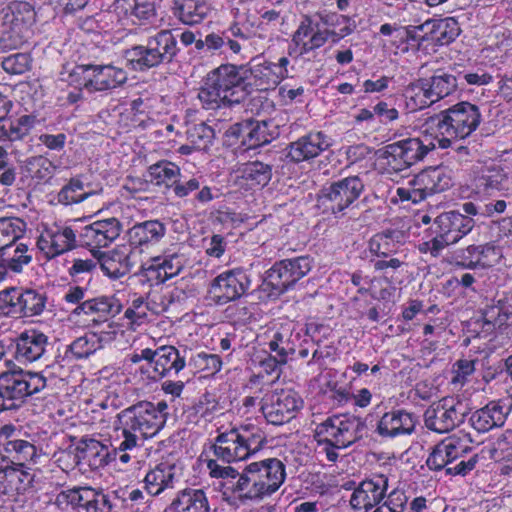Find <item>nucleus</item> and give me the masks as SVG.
<instances>
[{
	"mask_svg": "<svg viewBox=\"0 0 512 512\" xmlns=\"http://www.w3.org/2000/svg\"><path fill=\"white\" fill-rule=\"evenodd\" d=\"M248 431L239 432L233 427L226 432V491L244 500L263 499L271 496L286 479V467L277 458H268L245 464V460L257 450Z\"/></svg>",
	"mask_w": 512,
	"mask_h": 512,
	"instance_id": "obj_1",
	"label": "nucleus"
},
{
	"mask_svg": "<svg viewBox=\"0 0 512 512\" xmlns=\"http://www.w3.org/2000/svg\"><path fill=\"white\" fill-rule=\"evenodd\" d=\"M145 401L137 402L117 414L115 431L120 433L115 439L114 457L117 455L121 463L131 459L129 452L143 446L144 440L157 435L163 426Z\"/></svg>",
	"mask_w": 512,
	"mask_h": 512,
	"instance_id": "obj_2",
	"label": "nucleus"
},
{
	"mask_svg": "<svg viewBox=\"0 0 512 512\" xmlns=\"http://www.w3.org/2000/svg\"><path fill=\"white\" fill-rule=\"evenodd\" d=\"M481 123L479 108L469 102H460L431 117L425 131L435 137L438 148L446 149L453 141L471 135Z\"/></svg>",
	"mask_w": 512,
	"mask_h": 512,
	"instance_id": "obj_3",
	"label": "nucleus"
},
{
	"mask_svg": "<svg viewBox=\"0 0 512 512\" xmlns=\"http://www.w3.org/2000/svg\"><path fill=\"white\" fill-rule=\"evenodd\" d=\"M352 32L349 19L343 15L328 16L323 26L305 18L292 35L288 55L294 59L303 57L322 47L329 39L337 42Z\"/></svg>",
	"mask_w": 512,
	"mask_h": 512,
	"instance_id": "obj_4",
	"label": "nucleus"
},
{
	"mask_svg": "<svg viewBox=\"0 0 512 512\" xmlns=\"http://www.w3.org/2000/svg\"><path fill=\"white\" fill-rule=\"evenodd\" d=\"M361 422L356 417L335 415L318 424L314 431L317 451L329 462H336L339 452L346 449L360 437Z\"/></svg>",
	"mask_w": 512,
	"mask_h": 512,
	"instance_id": "obj_5",
	"label": "nucleus"
},
{
	"mask_svg": "<svg viewBox=\"0 0 512 512\" xmlns=\"http://www.w3.org/2000/svg\"><path fill=\"white\" fill-rule=\"evenodd\" d=\"M177 52L175 36L165 29L150 36L145 45H135L126 50L125 57L133 70L146 71L172 62Z\"/></svg>",
	"mask_w": 512,
	"mask_h": 512,
	"instance_id": "obj_6",
	"label": "nucleus"
},
{
	"mask_svg": "<svg viewBox=\"0 0 512 512\" xmlns=\"http://www.w3.org/2000/svg\"><path fill=\"white\" fill-rule=\"evenodd\" d=\"M425 133L422 139L406 138L384 147L379 160L387 173L408 169L423 160L429 151L438 147L435 137L426 131Z\"/></svg>",
	"mask_w": 512,
	"mask_h": 512,
	"instance_id": "obj_7",
	"label": "nucleus"
},
{
	"mask_svg": "<svg viewBox=\"0 0 512 512\" xmlns=\"http://www.w3.org/2000/svg\"><path fill=\"white\" fill-rule=\"evenodd\" d=\"M126 72L113 65H77L68 75V82L88 92H104L123 85Z\"/></svg>",
	"mask_w": 512,
	"mask_h": 512,
	"instance_id": "obj_8",
	"label": "nucleus"
},
{
	"mask_svg": "<svg viewBox=\"0 0 512 512\" xmlns=\"http://www.w3.org/2000/svg\"><path fill=\"white\" fill-rule=\"evenodd\" d=\"M451 184V177L445 167H430L409 180L406 186L398 187L396 195L402 202L418 203L428 196L447 190Z\"/></svg>",
	"mask_w": 512,
	"mask_h": 512,
	"instance_id": "obj_9",
	"label": "nucleus"
},
{
	"mask_svg": "<svg viewBox=\"0 0 512 512\" xmlns=\"http://www.w3.org/2000/svg\"><path fill=\"white\" fill-rule=\"evenodd\" d=\"M436 236L424 243L433 256L447 246L458 242L474 227V220L458 211L440 214L434 221Z\"/></svg>",
	"mask_w": 512,
	"mask_h": 512,
	"instance_id": "obj_10",
	"label": "nucleus"
},
{
	"mask_svg": "<svg viewBox=\"0 0 512 512\" xmlns=\"http://www.w3.org/2000/svg\"><path fill=\"white\" fill-rule=\"evenodd\" d=\"M54 504L60 510L71 507L73 512H112L113 509L109 495L102 489L90 486H75L61 490L55 496Z\"/></svg>",
	"mask_w": 512,
	"mask_h": 512,
	"instance_id": "obj_11",
	"label": "nucleus"
},
{
	"mask_svg": "<svg viewBox=\"0 0 512 512\" xmlns=\"http://www.w3.org/2000/svg\"><path fill=\"white\" fill-rule=\"evenodd\" d=\"M12 405L19 409L29 396L41 392L46 387V378L37 372L20 370L0 374V387Z\"/></svg>",
	"mask_w": 512,
	"mask_h": 512,
	"instance_id": "obj_12",
	"label": "nucleus"
},
{
	"mask_svg": "<svg viewBox=\"0 0 512 512\" xmlns=\"http://www.w3.org/2000/svg\"><path fill=\"white\" fill-rule=\"evenodd\" d=\"M468 413L467 404L459 399L444 398L427 408L425 426L437 433H446L464 422Z\"/></svg>",
	"mask_w": 512,
	"mask_h": 512,
	"instance_id": "obj_13",
	"label": "nucleus"
},
{
	"mask_svg": "<svg viewBox=\"0 0 512 512\" xmlns=\"http://www.w3.org/2000/svg\"><path fill=\"white\" fill-rule=\"evenodd\" d=\"M311 268L312 259L309 256L285 259L267 271L265 283L274 290V294H282L307 275Z\"/></svg>",
	"mask_w": 512,
	"mask_h": 512,
	"instance_id": "obj_14",
	"label": "nucleus"
},
{
	"mask_svg": "<svg viewBox=\"0 0 512 512\" xmlns=\"http://www.w3.org/2000/svg\"><path fill=\"white\" fill-rule=\"evenodd\" d=\"M301 397L292 389L275 390L264 396L262 412L268 423L283 425L293 419L302 407Z\"/></svg>",
	"mask_w": 512,
	"mask_h": 512,
	"instance_id": "obj_15",
	"label": "nucleus"
},
{
	"mask_svg": "<svg viewBox=\"0 0 512 512\" xmlns=\"http://www.w3.org/2000/svg\"><path fill=\"white\" fill-rule=\"evenodd\" d=\"M458 86L456 75L440 72L429 79H422L414 85L410 89V92L413 93L411 99L415 101L417 108L422 109L451 95Z\"/></svg>",
	"mask_w": 512,
	"mask_h": 512,
	"instance_id": "obj_16",
	"label": "nucleus"
},
{
	"mask_svg": "<svg viewBox=\"0 0 512 512\" xmlns=\"http://www.w3.org/2000/svg\"><path fill=\"white\" fill-rule=\"evenodd\" d=\"M364 184L358 176H350L333 182L322 190L321 200L333 214L342 213L361 195Z\"/></svg>",
	"mask_w": 512,
	"mask_h": 512,
	"instance_id": "obj_17",
	"label": "nucleus"
},
{
	"mask_svg": "<svg viewBox=\"0 0 512 512\" xmlns=\"http://www.w3.org/2000/svg\"><path fill=\"white\" fill-rule=\"evenodd\" d=\"M472 439L464 431L445 438L438 443L427 458L426 464L431 470H442L447 468L454 460L462 457L470 451Z\"/></svg>",
	"mask_w": 512,
	"mask_h": 512,
	"instance_id": "obj_18",
	"label": "nucleus"
},
{
	"mask_svg": "<svg viewBox=\"0 0 512 512\" xmlns=\"http://www.w3.org/2000/svg\"><path fill=\"white\" fill-rule=\"evenodd\" d=\"M387 489L388 477L383 474L364 479L352 492L350 506L355 512H368L385 499Z\"/></svg>",
	"mask_w": 512,
	"mask_h": 512,
	"instance_id": "obj_19",
	"label": "nucleus"
},
{
	"mask_svg": "<svg viewBox=\"0 0 512 512\" xmlns=\"http://www.w3.org/2000/svg\"><path fill=\"white\" fill-rule=\"evenodd\" d=\"M331 139L321 131H312L291 142L286 148V158L289 162L299 164L310 162L328 150Z\"/></svg>",
	"mask_w": 512,
	"mask_h": 512,
	"instance_id": "obj_20",
	"label": "nucleus"
},
{
	"mask_svg": "<svg viewBox=\"0 0 512 512\" xmlns=\"http://www.w3.org/2000/svg\"><path fill=\"white\" fill-rule=\"evenodd\" d=\"M270 177L271 169L268 165L258 161L244 163L231 172L228 182L234 189L229 193L263 187Z\"/></svg>",
	"mask_w": 512,
	"mask_h": 512,
	"instance_id": "obj_21",
	"label": "nucleus"
},
{
	"mask_svg": "<svg viewBox=\"0 0 512 512\" xmlns=\"http://www.w3.org/2000/svg\"><path fill=\"white\" fill-rule=\"evenodd\" d=\"M294 330V322L284 319L272 322L265 332L267 338L265 344L268 345L271 352L280 356L281 362H287L289 355L295 352Z\"/></svg>",
	"mask_w": 512,
	"mask_h": 512,
	"instance_id": "obj_22",
	"label": "nucleus"
},
{
	"mask_svg": "<svg viewBox=\"0 0 512 512\" xmlns=\"http://www.w3.org/2000/svg\"><path fill=\"white\" fill-rule=\"evenodd\" d=\"M37 247L47 259H52L76 247V234L67 226L45 229L38 237Z\"/></svg>",
	"mask_w": 512,
	"mask_h": 512,
	"instance_id": "obj_23",
	"label": "nucleus"
},
{
	"mask_svg": "<svg viewBox=\"0 0 512 512\" xmlns=\"http://www.w3.org/2000/svg\"><path fill=\"white\" fill-rule=\"evenodd\" d=\"M121 230L120 221L112 217L83 227L79 238L82 245L88 247H107L119 237Z\"/></svg>",
	"mask_w": 512,
	"mask_h": 512,
	"instance_id": "obj_24",
	"label": "nucleus"
},
{
	"mask_svg": "<svg viewBox=\"0 0 512 512\" xmlns=\"http://www.w3.org/2000/svg\"><path fill=\"white\" fill-rule=\"evenodd\" d=\"M474 187L479 195L494 196L508 191L510 178L508 168L491 163L483 166L474 179Z\"/></svg>",
	"mask_w": 512,
	"mask_h": 512,
	"instance_id": "obj_25",
	"label": "nucleus"
},
{
	"mask_svg": "<svg viewBox=\"0 0 512 512\" xmlns=\"http://www.w3.org/2000/svg\"><path fill=\"white\" fill-rule=\"evenodd\" d=\"M14 357L20 363L35 362L45 354L48 336L37 329H27L14 340Z\"/></svg>",
	"mask_w": 512,
	"mask_h": 512,
	"instance_id": "obj_26",
	"label": "nucleus"
},
{
	"mask_svg": "<svg viewBox=\"0 0 512 512\" xmlns=\"http://www.w3.org/2000/svg\"><path fill=\"white\" fill-rule=\"evenodd\" d=\"M512 410L510 400L491 401L483 408L475 411L470 417L472 427L478 432H488L504 425Z\"/></svg>",
	"mask_w": 512,
	"mask_h": 512,
	"instance_id": "obj_27",
	"label": "nucleus"
},
{
	"mask_svg": "<svg viewBox=\"0 0 512 512\" xmlns=\"http://www.w3.org/2000/svg\"><path fill=\"white\" fill-rule=\"evenodd\" d=\"M290 61L288 57H280L277 62L263 61L253 66L251 74L255 79V84L261 90H268L276 87L281 81L290 77V69L293 67L289 66Z\"/></svg>",
	"mask_w": 512,
	"mask_h": 512,
	"instance_id": "obj_28",
	"label": "nucleus"
},
{
	"mask_svg": "<svg viewBox=\"0 0 512 512\" xmlns=\"http://www.w3.org/2000/svg\"><path fill=\"white\" fill-rule=\"evenodd\" d=\"M226 137L241 138V144L246 149H254L269 143L273 135L268 131L265 121L247 120L242 123H236L226 132Z\"/></svg>",
	"mask_w": 512,
	"mask_h": 512,
	"instance_id": "obj_29",
	"label": "nucleus"
},
{
	"mask_svg": "<svg viewBox=\"0 0 512 512\" xmlns=\"http://www.w3.org/2000/svg\"><path fill=\"white\" fill-rule=\"evenodd\" d=\"M131 252L125 246L117 247L111 251L94 253L101 270L112 279H119L127 275L133 266Z\"/></svg>",
	"mask_w": 512,
	"mask_h": 512,
	"instance_id": "obj_30",
	"label": "nucleus"
},
{
	"mask_svg": "<svg viewBox=\"0 0 512 512\" xmlns=\"http://www.w3.org/2000/svg\"><path fill=\"white\" fill-rule=\"evenodd\" d=\"M415 417L405 410L386 412L378 421L376 432L386 438L409 435L415 429Z\"/></svg>",
	"mask_w": 512,
	"mask_h": 512,
	"instance_id": "obj_31",
	"label": "nucleus"
},
{
	"mask_svg": "<svg viewBox=\"0 0 512 512\" xmlns=\"http://www.w3.org/2000/svg\"><path fill=\"white\" fill-rule=\"evenodd\" d=\"M152 353V374H148L151 379L162 378L171 372L178 374L185 367V357L174 346L164 345L152 350Z\"/></svg>",
	"mask_w": 512,
	"mask_h": 512,
	"instance_id": "obj_32",
	"label": "nucleus"
},
{
	"mask_svg": "<svg viewBox=\"0 0 512 512\" xmlns=\"http://www.w3.org/2000/svg\"><path fill=\"white\" fill-rule=\"evenodd\" d=\"M224 65L210 71L203 79L198 98L206 110H218L224 104Z\"/></svg>",
	"mask_w": 512,
	"mask_h": 512,
	"instance_id": "obj_33",
	"label": "nucleus"
},
{
	"mask_svg": "<svg viewBox=\"0 0 512 512\" xmlns=\"http://www.w3.org/2000/svg\"><path fill=\"white\" fill-rule=\"evenodd\" d=\"M121 310L122 305L114 296H99L80 303L71 312V315L79 316L84 314L90 317L89 323H91V320L114 318Z\"/></svg>",
	"mask_w": 512,
	"mask_h": 512,
	"instance_id": "obj_34",
	"label": "nucleus"
},
{
	"mask_svg": "<svg viewBox=\"0 0 512 512\" xmlns=\"http://www.w3.org/2000/svg\"><path fill=\"white\" fill-rule=\"evenodd\" d=\"M113 8L119 17L134 24H148L157 17L154 2L148 0H115Z\"/></svg>",
	"mask_w": 512,
	"mask_h": 512,
	"instance_id": "obj_35",
	"label": "nucleus"
},
{
	"mask_svg": "<svg viewBox=\"0 0 512 512\" xmlns=\"http://www.w3.org/2000/svg\"><path fill=\"white\" fill-rule=\"evenodd\" d=\"M178 468L175 464L161 462L149 470L144 478L145 490L151 496H158L167 489L174 488Z\"/></svg>",
	"mask_w": 512,
	"mask_h": 512,
	"instance_id": "obj_36",
	"label": "nucleus"
},
{
	"mask_svg": "<svg viewBox=\"0 0 512 512\" xmlns=\"http://www.w3.org/2000/svg\"><path fill=\"white\" fill-rule=\"evenodd\" d=\"M424 32L421 41H431L439 45L452 42L460 32L458 22L454 18L428 20L418 27Z\"/></svg>",
	"mask_w": 512,
	"mask_h": 512,
	"instance_id": "obj_37",
	"label": "nucleus"
},
{
	"mask_svg": "<svg viewBox=\"0 0 512 512\" xmlns=\"http://www.w3.org/2000/svg\"><path fill=\"white\" fill-rule=\"evenodd\" d=\"M108 448L100 441L92 438H82L75 447L77 463L88 465L92 470L107 465L110 461Z\"/></svg>",
	"mask_w": 512,
	"mask_h": 512,
	"instance_id": "obj_38",
	"label": "nucleus"
},
{
	"mask_svg": "<svg viewBox=\"0 0 512 512\" xmlns=\"http://www.w3.org/2000/svg\"><path fill=\"white\" fill-rule=\"evenodd\" d=\"M35 474L21 465L0 468V489L6 494H23L34 482Z\"/></svg>",
	"mask_w": 512,
	"mask_h": 512,
	"instance_id": "obj_39",
	"label": "nucleus"
},
{
	"mask_svg": "<svg viewBox=\"0 0 512 512\" xmlns=\"http://www.w3.org/2000/svg\"><path fill=\"white\" fill-rule=\"evenodd\" d=\"M460 263L470 269L477 267H490L498 263L501 253L499 249L490 243L482 245H470L461 252Z\"/></svg>",
	"mask_w": 512,
	"mask_h": 512,
	"instance_id": "obj_40",
	"label": "nucleus"
},
{
	"mask_svg": "<svg viewBox=\"0 0 512 512\" xmlns=\"http://www.w3.org/2000/svg\"><path fill=\"white\" fill-rule=\"evenodd\" d=\"M166 227L158 220H148L135 224L128 230L131 246L144 247L158 243L165 235Z\"/></svg>",
	"mask_w": 512,
	"mask_h": 512,
	"instance_id": "obj_41",
	"label": "nucleus"
},
{
	"mask_svg": "<svg viewBox=\"0 0 512 512\" xmlns=\"http://www.w3.org/2000/svg\"><path fill=\"white\" fill-rule=\"evenodd\" d=\"M248 69L244 65L226 64V104L240 103L247 96L245 80Z\"/></svg>",
	"mask_w": 512,
	"mask_h": 512,
	"instance_id": "obj_42",
	"label": "nucleus"
},
{
	"mask_svg": "<svg viewBox=\"0 0 512 512\" xmlns=\"http://www.w3.org/2000/svg\"><path fill=\"white\" fill-rule=\"evenodd\" d=\"M167 512H209V505L202 490L184 489L172 501Z\"/></svg>",
	"mask_w": 512,
	"mask_h": 512,
	"instance_id": "obj_43",
	"label": "nucleus"
},
{
	"mask_svg": "<svg viewBox=\"0 0 512 512\" xmlns=\"http://www.w3.org/2000/svg\"><path fill=\"white\" fill-rule=\"evenodd\" d=\"M209 11L203 0H174L172 12L182 23L194 25L200 23Z\"/></svg>",
	"mask_w": 512,
	"mask_h": 512,
	"instance_id": "obj_44",
	"label": "nucleus"
},
{
	"mask_svg": "<svg viewBox=\"0 0 512 512\" xmlns=\"http://www.w3.org/2000/svg\"><path fill=\"white\" fill-rule=\"evenodd\" d=\"M224 434H219L214 443L206 446L199 457V460L206 464L209 470V475L214 478L224 477V467L219 464V461H224Z\"/></svg>",
	"mask_w": 512,
	"mask_h": 512,
	"instance_id": "obj_45",
	"label": "nucleus"
},
{
	"mask_svg": "<svg viewBox=\"0 0 512 512\" xmlns=\"http://www.w3.org/2000/svg\"><path fill=\"white\" fill-rule=\"evenodd\" d=\"M4 23L23 26L30 29L35 22L36 13L33 6L25 1H16L7 6L4 10Z\"/></svg>",
	"mask_w": 512,
	"mask_h": 512,
	"instance_id": "obj_46",
	"label": "nucleus"
},
{
	"mask_svg": "<svg viewBox=\"0 0 512 512\" xmlns=\"http://www.w3.org/2000/svg\"><path fill=\"white\" fill-rule=\"evenodd\" d=\"M27 229L26 222L19 217L0 218V250L16 244Z\"/></svg>",
	"mask_w": 512,
	"mask_h": 512,
	"instance_id": "obj_47",
	"label": "nucleus"
},
{
	"mask_svg": "<svg viewBox=\"0 0 512 512\" xmlns=\"http://www.w3.org/2000/svg\"><path fill=\"white\" fill-rule=\"evenodd\" d=\"M2 256L6 261L10 271L14 273H21L24 266H27L32 261V254L28 246L24 243L12 244L0 250Z\"/></svg>",
	"mask_w": 512,
	"mask_h": 512,
	"instance_id": "obj_48",
	"label": "nucleus"
},
{
	"mask_svg": "<svg viewBox=\"0 0 512 512\" xmlns=\"http://www.w3.org/2000/svg\"><path fill=\"white\" fill-rule=\"evenodd\" d=\"M3 31L0 35V50L9 51L20 49L29 39L31 30L23 26L14 24H5L3 22Z\"/></svg>",
	"mask_w": 512,
	"mask_h": 512,
	"instance_id": "obj_49",
	"label": "nucleus"
},
{
	"mask_svg": "<svg viewBox=\"0 0 512 512\" xmlns=\"http://www.w3.org/2000/svg\"><path fill=\"white\" fill-rule=\"evenodd\" d=\"M150 181L157 185H165L167 187L176 184L177 178L180 174V169L177 165L169 161H160L149 167L148 170Z\"/></svg>",
	"mask_w": 512,
	"mask_h": 512,
	"instance_id": "obj_50",
	"label": "nucleus"
},
{
	"mask_svg": "<svg viewBox=\"0 0 512 512\" xmlns=\"http://www.w3.org/2000/svg\"><path fill=\"white\" fill-rule=\"evenodd\" d=\"M510 315H512L510 297L499 299L496 303L487 305L483 310L484 323L493 327L502 326Z\"/></svg>",
	"mask_w": 512,
	"mask_h": 512,
	"instance_id": "obj_51",
	"label": "nucleus"
},
{
	"mask_svg": "<svg viewBox=\"0 0 512 512\" xmlns=\"http://www.w3.org/2000/svg\"><path fill=\"white\" fill-rule=\"evenodd\" d=\"M4 451L23 466L25 462L33 461L37 455L34 444L23 439L8 440L3 444Z\"/></svg>",
	"mask_w": 512,
	"mask_h": 512,
	"instance_id": "obj_52",
	"label": "nucleus"
},
{
	"mask_svg": "<svg viewBox=\"0 0 512 512\" xmlns=\"http://www.w3.org/2000/svg\"><path fill=\"white\" fill-rule=\"evenodd\" d=\"M250 285V279L242 269L226 272V300L233 301L244 295Z\"/></svg>",
	"mask_w": 512,
	"mask_h": 512,
	"instance_id": "obj_53",
	"label": "nucleus"
},
{
	"mask_svg": "<svg viewBox=\"0 0 512 512\" xmlns=\"http://www.w3.org/2000/svg\"><path fill=\"white\" fill-rule=\"evenodd\" d=\"M47 297L34 289H26L23 293L20 317H34L42 314L46 307Z\"/></svg>",
	"mask_w": 512,
	"mask_h": 512,
	"instance_id": "obj_54",
	"label": "nucleus"
},
{
	"mask_svg": "<svg viewBox=\"0 0 512 512\" xmlns=\"http://www.w3.org/2000/svg\"><path fill=\"white\" fill-rule=\"evenodd\" d=\"M91 329L92 337L96 340L98 345L109 343L113 341L119 331V325L112 320L107 318L103 320H91L88 324Z\"/></svg>",
	"mask_w": 512,
	"mask_h": 512,
	"instance_id": "obj_55",
	"label": "nucleus"
},
{
	"mask_svg": "<svg viewBox=\"0 0 512 512\" xmlns=\"http://www.w3.org/2000/svg\"><path fill=\"white\" fill-rule=\"evenodd\" d=\"M182 262L177 255H172L163 260L157 268L150 266L145 269L146 276L150 279V275L156 274L157 283H163L166 280L176 276L182 270Z\"/></svg>",
	"mask_w": 512,
	"mask_h": 512,
	"instance_id": "obj_56",
	"label": "nucleus"
},
{
	"mask_svg": "<svg viewBox=\"0 0 512 512\" xmlns=\"http://www.w3.org/2000/svg\"><path fill=\"white\" fill-rule=\"evenodd\" d=\"M36 123V116L28 114L22 115L15 120L8 119V124H6L8 141L15 142L23 140L29 135Z\"/></svg>",
	"mask_w": 512,
	"mask_h": 512,
	"instance_id": "obj_57",
	"label": "nucleus"
},
{
	"mask_svg": "<svg viewBox=\"0 0 512 512\" xmlns=\"http://www.w3.org/2000/svg\"><path fill=\"white\" fill-rule=\"evenodd\" d=\"M83 190L82 181L78 178H72L58 193V202L64 205L82 202L91 195V193Z\"/></svg>",
	"mask_w": 512,
	"mask_h": 512,
	"instance_id": "obj_58",
	"label": "nucleus"
},
{
	"mask_svg": "<svg viewBox=\"0 0 512 512\" xmlns=\"http://www.w3.org/2000/svg\"><path fill=\"white\" fill-rule=\"evenodd\" d=\"M26 169L32 178L47 181L54 173L55 166L44 156H33L27 159Z\"/></svg>",
	"mask_w": 512,
	"mask_h": 512,
	"instance_id": "obj_59",
	"label": "nucleus"
},
{
	"mask_svg": "<svg viewBox=\"0 0 512 512\" xmlns=\"http://www.w3.org/2000/svg\"><path fill=\"white\" fill-rule=\"evenodd\" d=\"M189 364L197 371L205 372L204 376L207 377L221 369L222 361L219 355L200 352L190 359Z\"/></svg>",
	"mask_w": 512,
	"mask_h": 512,
	"instance_id": "obj_60",
	"label": "nucleus"
},
{
	"mask_svg": "<svg viewBox=\"0 0 512 512\" xmlns=\"http://www.w3.org/2000/svg\"><path fill=\"white\" fill-rule=\"evenodd\" d=\"M214 137V129L204 122L195 124L187 130L188 140L199 149H206Z\"/></svg>",
	"mask_w": 512,
	"mask_h": 512,
	"instance_id": "obj_61",
	"label": "nucleus"
},
{
	"mask_svg": "<svg viewBox=\"0 0 512 512\" xmlns=\"http://www.w3.org/2000/svg\"><path fill=\"white\" fill-rule=\"evenodd\" d=\"M369 251L378 257L387 258L394 254L398 245L389 234H376L374 235L368 244Z\"/></svg>",
	"mask_w": 512,
	"mask_h": 512,
	"instance_id": "obj_62",
	"label": "nucleus"
},
{
	"mask_svg": "<svg viewBox=\"0 0 512 512\" xmlns=\"http://www.w3.org/2000/svg\"><path fill=\"white\" fill-rule=\"evenodd\" d=\"M31 67V57L27 53H15L2 60V68L11 75H20Z\"/></svg>",
	"mask_w": 512,
	"mask_h": 512,
	"instance_id": "obj_63",
	"label": "nucleus"
},
{
	"mask_svg": "<svg viewBox=\"0 0 512 512\" xmlns=\"http://www.w3.org/2000/svg\"><path fill=\"white\" fill-rule=\"evenodd\" d=\"M385 498L373 512H403L408 500L405 492L398 489L392 490Z\"/></svg>",
	"mask_w": 512,
	"mask_h": 512,
	"instance_id": "obj_64",
	"label": "nucleus"
}]
</instances>
